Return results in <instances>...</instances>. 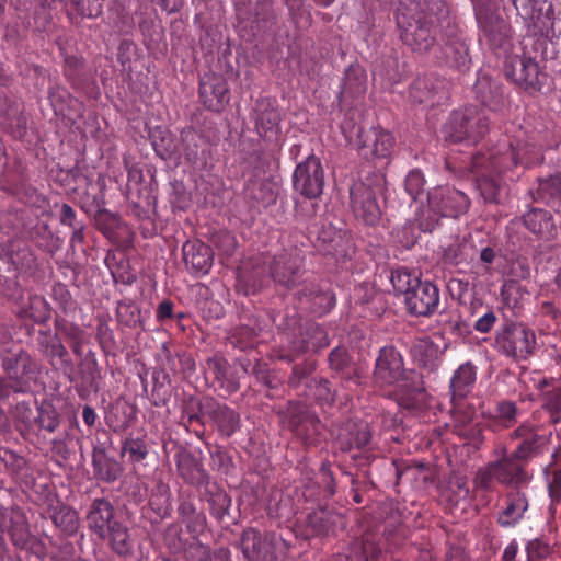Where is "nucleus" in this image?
Here are the masks:
<instances>
[{
    "instance_id": "obj_9",
    "label": "nucleus",
    "mask_w": 561,
    "mask_h": 561,
    "mask_svg": "<svg viewBox=\"0 0 561 561\" xmlns=\"http://www.w3.org/2000/svg\"><path fill=\"white\" fill-rule=\"evenodd\" d=\"M0 530L7 531L12 545L36 556L44 553L43 543L31 534L27 518L19 506L7 508L0 504Z\"/></svg>"
},
{
    "instance_id": "obj_28",
    "label": "nucleus",
    "mask_w": 561,
    "mask_h": 561,
    "mask_svg": "<svg viewBox=\"0 0 561 561\" xmlns=\"http://www.w3.org/2000/svg\"><path fill=\"white\" fill-rule=\"evenodd\" d=\"M366 90L367 75L364 68L358 64L350 65L344 72L339 94L340 103L351 106L365 95Z\"/></svg>"
},
{
    "instance_id": "obj_60",
    "label": "nucleus",
    "mask_w": 561,
    "mask_h": 561,
    "mask_svg": "<svg viewBox=\"0 0 561 561\" xmlns=\"http://www.w3.org/2000/svg\"><path fill=\"white\" fill-rule=\"evenodd\" d=\"M542 408L550 414L553 424L561 422V387L543 393Z\"/></svg>"
},
{
    "instance_id": "obj_10",
    "label": "nucleus",
    "mask_w": 561,
    "mask_h": 561,
    "mask_svg": "<svg viewBox=\"0 0 561 561\" xmlns=\"http://www.w3.org/2000/svg\"><path fill=\"white\" fill-rule=\"evenodd\" d=\"M304 261L298 249H283L270 262V275L276 284L294 289L300 285L305 274Z\"/></svg>"
},
{
    "instance_id": "obj_29",
    "label": "nucleus",
    "mask_w": 561,
    "mask_h": 561,
    "mask_svg": "<svg viewBox=\"0 0 561 561\" xmlns=\"http://www.w3.org/2000/svg\"><path fill=\"white\" fill-rule=\"evenodd\" d=\"M505 75L520 87L533 88L538 83L539 67L529 56H514L505 65Z\"/></svg>"
},
{
    "instance_id": "obj_25",
    "label": "nucleus",
    "mask_w": 561,
    "mask_h": 561,
    "mask_svg": "<svg viewBox=\"0 0 561 561\" xmlns=\"http://www.w3.org/2000/svg\"><path fill=\"white\" fill-rule=\"evenodd\" d=\"M445 55L450 66L468 69L471 62L469 43L465 33L456 25L448 24L445 34Z\"/></svg>"
},
{
    "instance_id": "obj_40",
    "label": "nucleus",
    "mask_w": 561,
    "mask_h": 561,
    "mask_svg": "<svg viewBox=\"0 0 561 561\" xmlns=\"http://www.w3.org/2000/svg\"><path fill=\"white\" fill-rule=\"evenodd\" d=\"M34 403H37V401L34 400ZM36 412L32 433L39 436L42 432L53 434L59 428L61 414L51 402L44 400L39 404H36Z\"/></svg>"
},
{
    "instance_id": "obj_24",
    "label": "nucleus",
    "mask_w": 561,
    "mask_h": 561,
    "mask_svg": "<svg viewBox=\"0 0 561 561\" xmlns=\"http://www.w3.org/2000/svg\"><path fill=\"white\" fill-rule=\"evenodd\" d=\"M207 378L211 377V385L227 394L236 393L240 389L239 378L231 369L228 360L221 355L207 358L205 364Z\"/></svg>"
},
{
    "instance_id": "obj_64",
    "label": "nucleus",
    "mask_w": 561,
    "mask_h": 561,
    "mask_svg": "<svg viewBox=\"0 0 561 561\" xmlns=\"http://www.w3.org/2000/svg\"><path fill=\"white\" fill-rule=\"evenodd\" d=\"M548 492L553 510L561 503V468H554L547 472Z\"/></svg>"
},
{
    "instance_id": "obj_3",
    "label": "nucleus",
    "mask_w": 561,
    "mask_h": 561,
    "mask_svg": "<svg viewBox=\"0 0 561 561\" xmlns=\"http://www.w3.org/2000/svg\"><path fill=\"white\" fill-rule=\"evenodd\" d=\"M373 381L379 389L393 388L402 398L411 399L423 391L421 376L405 369L401 353L392 345L379 350L373 371Z\"/></svg>"
},
{
    "instance_id": "obj_20",
    "label": "nucleus",
    "mask_w": 561,
    "mask_h": 561,
    "mask_svg": "<svg viewBox=\"0 0 561 561\" xmlns=\"http://www.w3.org/2000/svg\"><path fill=\"white\" fill-rule=\"evenodd\" d=\"M199 410L203 414H207L218 432L226 437L232 436L240 430L241 419L239 412L227 404L219 403L213 398H207L199 402Z\"/></svg>"
},
{
    "instance_id": "obj_13",
    "label": "nucleus",
    "mask_w": 561,
    "mask_h": 561,
    "mask_svg": "<svg viewBox=\"0 0 561 561\" xmlns=\"http://www.w3.org/2000/svg\"><path fill=\"white\" fill-rule=\"evenodd\" d=\"M393 147V136L382 128H359L357 131L356 149L359 156L367 161L390 158Z\"/></svg>"
},
{
    "instance_id": "obj_59",
    "label": "nucleus",
    "mask_w": 561,
    "mask_h": 561,
    "mask_svg": "<svg viewBox=\"0 0 561 561\" xmlns=\"http://www.w3.org/2000/svg\"><path fill=\"white\" fill-rule=\"evenodd\" d=\"M316 369L317 360L312 358H306L302 363L295 364L288 378L289 387L298 388Z\"/></svg>"
},
{
    "instance_id": "obj_47",
    "label": "nucleus",
    "mask_w": 561,
    "mask_h": 561,
    "mask_svg": "<svg viewBox=\"0 0 561 561\" xmlns=\"http://www.w3.org/2000/svg\"><path fill=\"white\" fill-rule=\"evenodd\" d=\"M104 0H66L69 20L72 22L75 14L81 19H95L102 14Z\"/></svg>"
},
{
    "instance_id": "obj_27",
    "label": "nucleus",
    "mask_w": 561,
    "mask_h": 561,
    "mask_svg": "<svg viewBox=\"0 0 561 561\" xmlns=\"http://www.w3.org/2000/svg\"><path fill=\"white\" fill-rule=\"evenodd\" d=\"M267 280L265 261L262 256L244 262L238 271L237 289L249 296L260 290Z\"/></svg>"
},
{
    "instance_id": "obj_53",
    "label": "nucleus",
    "mask_w": 561,
    "mask_h": 561,
    "mask_svg": "<svg viewBox=\"0 0 561 561\" xmlns=\"http://www.w3.org/2000/svg\"><path fill=\"white\" fill-rule=\"evenodd\" d=\"M31 392V387L25 386L24 382L18 381L7 374L0 376V402L10 404L15 394H27Z\"/></svg>"
},
{
    "instance_id": "obj_62",
    "label": "nucleus",
    "mask_w": 561,
    "mask_h": 561,
    "mask_svg": "<svg viewBox=\"0 0 561 561\" xmlns=\"http://www.w3.org/2000/svg\"><path fill=\"white\" fill-rule=\"evenodd\" d=\"M420 3V14L416 16H422L426 20H439L447 13V8L445 0H415Z\"/></svg>"
},
{
    "instance_id": "obj_43",
    "label": "nucleus",
    "mask_w": 561,
    "mask_h": 561,
    "mask_svg": "<svg viewBox=\"0 0 561 561\" xmlns=\"http://www.w3.org/2000/svg\"><path fill=\"white\" fill-rule=\"evenodd\" d=\"M438 85H435L431 77L417 78L413 81L409 90V98L417 104L430 103L434 105L439 99H435L438 93Z\"/></svg>"
},
{
    "instance_id": "obj_1",
    "label": "nucleus",
    "mask_w": 561,
    "mask_h": 561,
    "mask_svg": "<svg viewBox=\"0 0 561 561\" xmlns=\"http://www.w3.org/2000/svg\"><path fill=\"white\" fill-rule=\"evenodd\" d=\"M534 150V145L504 137L492 149L477 152L471 157L472 171L478 173L477 185L485 202H500V174L518 164H531L534 159L530 154Z\"/></svg>"
},
{
    "instance_id": "obj_56",
    "label": "nucleus",
    "mask_w": 561,
    "mask_h": 561,
    "mask_svg": "<svg viewBox=\"0 0 561 561\" xmlns=\"http://www.w3.org/2000/svg\"><path fill=\"white\" fill-rule=\"evenodd\" d=\"M39 335L44 337V340H41V344L45 345L51 357H57L62 363L69 366L71 365L69 362V353L57 334L51 336L49 331H39Z\"/></svg>"
},
{
    "instance_id": "obj_6",
    "label": "nucleus",
    "mask_w": 561,
    "mask_h": 561,
    "mask_svg": "<svg viewBox=\"0 0 561 561\" xmlns=\"http://www.w3.org/2000/svg\"><path fill=\"white\" fill-rule=\"evenodd\" d=\"M428 211L433 217L419 218V228L423 232H432L439 217L457 218L466 214L470 206L469 197L461 191L449 186H438L427 192Z\"/></svg>"
},
{
    "instance_id": "obj_18",
    "label": "nucleus",
    "mask_w": 561,
    "mask_h": 561,
    "mask_svg": "<svg viewBox=\"0 0 561 561\" xmlns=\"http://www.w3.org/2000/svg\"><path fill=\"white\" fill-rule=\"evenodd\" d=\"M295 296L301 309L319 317L327 314L335 307L334 294L312 282H305Z\"/></svg>"
},
{
    "instance_id": "obj_32",
    "label": "nucleus",
    "mask_w": 561,
    "mask_h": 561,
    "mask_svg": "<svg viewBox=\"0 0 561 561\" xmlns=\"http://www.w3.org/2000/svg\"><path fill=\"white\" fill-rule=\"evenodd\" d=\"M119 519L112 503L105 499L93 500L87 513L88 528L99 538L112 527L113 522Z\"/></svg>"
},
{
    "instance_id": "obj_57",
    "label": "nucleus",
    "mask_w": 561,
    "mask_h": 561,
    "mask_svg": "<svg viewBox=\"0 0 561 561\" xmlns=\"http://www.w3.org/2000/svg\"><path fill=\"white\" fill-rule=\"evenodd\" d=\"M425 183V176L420 169L409 171L404 179V190L412 201L417 202L423 196Z\"/></svg>"
},
{
    "instance_id": "obj_4",
    "label": "nucleus",
    "mask_w": 561,
    "mask_h": 561,
    "mask_svg": "<svg viewBox=\"0 0 561 561\" xmlns=\"http://www.w3.org/2000/svg\"><path fill=\"white\" fill-rule=\"evenodd\" d=\"M420 3L415 0H399L397 24L402 42L416 51H427L435 42L433 25L435 20H426L420 14Z\"/></svg>"
},
{
    "instance_id": "obj_30",
    "label": "nucleus",
    "mask_w": 561,
    "mask_h": 561,
    "mask_svg": "<svg viewBox=\"0 0 561 561\" xmlns=\"http://www.w3.org/2000/svg\"><path fill=\"white\" fill-rule=\"evenodd\" d=\"M255 127L260 136L272 138L280 131V114L271 99H259L255 103Z\"/></svg>"
},
{
    "instance_id": "obj_54",
    "label": "nucleus",
    "mask_w": 561,
    "mask_h": 561,
    "mask_svg": "<svg viewBox=\"0 0 561 561\" xmlns=\"http://www.w3.org/2000/svg\"><path fill=\"white\" fill-rule=\"evenodd\" d=\"M421 279L412 275L411 272L405 267H399L390 273V282L397 294H402L404 297L412 290Z\"/></svg>"
},
{
    "instance_id": "obj_5",
    "label": "nucleus",
    "mask_w": 561,
    "mask_h": 561,
    "mask_svg": "<svg viewBox=\"0 0 561 561\" xmlns=\"http://www.w3.org/2000/svg\"><path fill=\"white\" fill-rule=\"evenodd\" d=\"M445 139L453 144L477 145L490 131V118L483 108L470 105L454 111L444 126Z\"/></svg>"
},
{
    "instance_id": "obj_48",
    "label": "nucleus",
    "mask_w": 561,
    "mask_h": 561,
    "mask_svg": "<svg viewBox=\"0 0 561 561\" xmlns=\"http://www.w3.org/2000/svg\"><path fill=\"white\" fill-rule=\"evenodd\" d=\"M207 502L210 514L218 520H221L229 512L231 499L227 492L216 485L206 490Z\"/></svg>"
},
{
    "instance_id": "obj_45",
    "label": "nucleus",
    "mask_w": 561,
    "mask_h": 561,
    "mask_svg": "<svg viewBox=\"0 0 561 561\" xmlns=\"http://www.w3.org/2000/svg\"><path fill=\"white\" fill-rule=\"evenodd\" d=\"M561 20L554 16L552 7L550 5L545 13L539 12L537 22H534V35L542 36L549 41L561 38V28H557V24Z\"/></svg>"
},
{
    "instance_id": "obj_15",
    "label": "nucleus",
    "mask_w": 561,
    "mask_h": 561,
    "mask_svg": "<svg viewBox=\"0 0 561 561\" xmlns=\"http://www.w3.org/2000/svg\"><path fill=\"white\" fill-rule=\"evenodd\" d=\"M350 205L354 216L365 225L375 226L379 222L381 210L375 190L364 182H355L350 188Z\"/></svg>"
},
{
    "instance_id": "obj_7",
    "label": "nucleus",
    "mask_w": 561,
    "mask_h": 561,
    "mask_svg": "<svg viewBox=\"0 0 561 561\" xmlns=\"http://www.w3.org/2000/svg\"><path fill=\"white\" fill-rule=\"evenodd\" d=\"M239 547L248 561H284L286 554L285 541L278 535L254 527L242 531Z\"/></svg>"
},
{
    "instance_id": "obj_44",
    "label": "nucleus",
    "mask_w": 561,
    "mask_h": 561,
    "mask_svg": "<svg viewBox=\"0 0 561 561\" xmlns=\"http://www.w3.org/2000/svg\"><path fill=\"white\" fill-rule=\"evenodd\" d=\"M171 491L167 483L159 481L152 489L149 496L150 508L160 517L165 518L171 515Z\"/></svg>"
},
{
    "instance_id": "obj_61",
    "label": "nucleus",
    "mask_w": 561,
    "mask_h": 561,
    "mask_svg": "<svg viewBox=\"0 0 561 561\" xmlns=\"http://www.w3.org/2000/svg\"><path fill=\"white\" fill-rule=\"evenodd\" d=\"M559 196H561V175L557 174L549 179L540 180L536 196L533 198L535 201H547Z\"/></svg>"
},
{
    "instance_id": "obj_50",
    "label": "nucleus",
    "mask_w": 561,
    "mask_h": 561,
    "mask_svg": "<svg viewBox=\"0 0 561 561\" xmlns=\"http://www.w3.org/2000/svg\"><path fill=\"white\" fill-rule=\"evenodd\" d=\"M311 396L320 404L331 405L335 401L336 390L325 378H312L307 382Z\"/></svg>"
},
{
    "instance_id": "obj_52",
    "label": "nucleus",
    "mask_w": 561,
    "mask_h": 561,
    "mask_svg": "<svg viewBox=\"0 0 561 561\" xmlns=\"http://www.w3.org/2000/svg\"><path fill=\"white\" fill-rule=\"evenodd\" d=\"M122 453L128 456V461L136 463L141 462L148 456V446L142 437H126L122 443Z\"/></svg>"
},
{
    "instance_id": "obj_34",
    "label": "nucleus",
    "mask_w": 561,
    "mask_h": 561,
    "mask_svg": "<svg viewBox=\"0 0 561 561\" xmlns=\"http://www.w3.org/2000/svg\"><path fill=\"white\" fill-rule=\"evenodd\" d=\"M100 539L118 557H131L135 551V537L130 528L122 520L113 522L112 527Z\"/></svg>"
},
{
    "instance_id": "obj_51",
    "label": "nucleus",
    "mask_w": 561,
    "mask_h": 561,
    "mask_svg": "<svg viewBox=\"0 0 561 561\" xmlns=\"http://www.w3.org/2000/svg\"><path fill=\"white\" fill-rule=\"evenodd\" d=\"M51 519L54 525L68 536L76 534L79 528L78 513L71 507H60L53 514Z\"/></svg>"
},
{
    "instance_id": "obj_63",
    "label": "nucleus",
    "mask_w": 561,
    "mask_h": 561,
    "mask_svg": "<svg viewBox=\"0 0 561 561\" xmlns=\"http://www.w3.org/2000/svg\"><path fill=\"white\" fill-rule=\"evenodd\" d=\"M56 334L61 335L68 343L87 337L85 332L78 325L67 320L55 321Z\"/></svg>"
},
{
    "instance_id": "obj_11",
    "label": "nucleus",
    "mask_w": 561,
    "mask_h": 561,
    "mask_svg": "<svg viewBox=\"0 0 561 561\" xmlns=\"http://www.w3.org/2000/svg\"><path fill=\"white\" fill-rule=\"evenodd\" d=\"M508 438L511 440H518L517 446L512 453L526 463L541 456L549 443V437L540 427L529 421L519 424L510 433Z\"/></svg>"
},
{
    "instance_id": "obj_17",
    "label": "nucleus",
    "mask_w": 561,
    "mask_h": 561,
    "mask_svg": "<svg viewBox=\"0 0 561 561\" xmlns=\"http://www.w3.org/2000/svg\"><path fill=\"white\" fill-rule=\"evenodd\" d=\"M409 314L414 317H431L439 306V289L431 282H416L414 288L404 298Z\"/></svg>"
},
{
    "instance_id": "obj_23",
    "label": "nucleus",
    "mask_w": 561,
    "mask_h": 561,
    "mask_svg": "<svg viewBox=\"0 0 561 561\" xmlns=\"http://www.w3.org/2000/svg\"><path fill=\"white\" fill-rule=\"evenodd\" d=\"M182 260L192 275L204 276L213 266L214 253L211 248L204 242L187 240L182 245Z\"/></svg>"
},
{
    "instance_id": "obj_31",
    "label": "nucleus",
    "mask_w": 561,
    "mask_h": 561,
    "mask_svg": "<svg viewBox=\"0 0 561 561\" xmlns=\"http://www.w3.org/2000/svg\"><path fill=\"white\" fill-rule=\"evenodd\" d=\"M371 439V432L365 421H347L340 428L336 443L342 451L362 449Z\"/></svg>"
},
{
    "instance_id": "obj_12",
    "label": "nucleus",
    "mask_w": 561,
    "mask_h": 561,
    "mask_svg": "<svg viewBox=\"0 0 561 561\" xmlns=\"http://www.w3.org/2000/svg\"><path fill=\"white\" fill-rule=\"evenodd\" d=\"M294 190L308 199L321 196L324 187V170L319 158L310 154L298 163L293 174Z\"/></svg>"
},
{
    "instance_id": "obj_42",
    "label": "nucleus",
    "mask_w": 561,
    "mask_h": 561,
    "mask_svg": "<svg viewBox=\"0 0 561 561\" xmlns=\"http://www.w3.org/2000/svg\"><path fill=\"white\" fill-rule=\"evenodd\" d=\"M182 141L187 161L197 162L205 160L208 145L202 133L193 128L185 129L182 131Z\"/></svg>"
},
{
    "instance_id": "obj_8",
    "label": "nucleus",
    "mask_w": 561,
    "mask_h": 561,
    "mask_svg": "<svg viewBox=\"0 0 561 561\" xmlns=\"http://www.w3.org/2000/svg\"><path fill=\"white\" fill-rule=\"evenodd\" d=\"M535 333L522 324L504 323L497 331L493 348L503 356L520 360L528 358L535 351Z\"/></svg>"
},
{
    "instance_id": "obj_49",
    "label": "nucleus",
    "mask_w": 561,
    "mask_h": 561,
    "mask_svg": "<svg viewBox=\"0 0 561 561\" xmlns=\"http://www.w3.org/2000/svg\"><path fill=\"white\" fill-rule=\"evenodd\" d=\"M140 308L130 299L122 300L116 307L117 322L126 328H136L141 325Z\"/></svg>"
},
{
    "instance_id": "obj_38",
    "label": "nucleus",
    "mask_w": 561,
    "mask_h": 561,
    "mask_svg": "<svg viewBox=\"0 0 561 561\" xmlns=\"http://www.w3.org/2000/svg\"><path fill=\"white\" fill-rule=\"evenodd\" d=\"M329 368L335 371L344 382H359V374L356 365L344 346L334 347L328 356Z\"/></svg>"
},
{
    "instance_id": "obj_58",
    "label": "nucleus",
    "mask_w": 561,
    "mask_h": 561,
    "mask_svg": "<svg viewBox=\"0 0 561 561\" xmlns=\"http://www.w3.org/2000/svg\"><path fill=\"white\" fill-rule=\"evenodd\" d=\"M13 417L23 428L32 433L34 430L35 416L33 415L32 400H22L15 403L11 411Z\"/></svg>"
},
{
    "instance_id": "obj_37",
    "label": "nucleus",
    "mask_w": 561,
    "mask_h": 561,
    "mask_svg": "<svg viewBox=\"0 0 561 561\" xmlns=\"http://www.w3.org/2000/svg\"><path fill=\"white\" fill-rule=\"evenodd\" d=\"M178 473L185 483L192 485L203 484L206 480V472L202 463L188 450L181 449L174 455Z\"/></svg>"
},
{
    "instance_id": "obj_26",
    "label": "nucleus",
    "mask_w": 561,
    "mask_h": 561,
    "mask_svg": "<svg viewBox=\"0 0 561 561\" xmlns=\"http://www.w3.org/2000/svg\"><path fill=\"white\" fill-rule=\"evenodd\" d=\"M473 91L477 100L492 112L501 111L505 105L502 84L483 70L478 72Z\"/></svg>"
},
{
    "instance_id": "obj_35",
    "label": "nucleus",
    "mask_w": 561,
    "mask_h": 561,
    "mask_svg": "<svg viewBox=\"0 0 561 561\" xmlns=\"http://www.w3.org/2000/svg\"><path fill=\"white\" fill-rule=\"evenodd\" d=\"M523 225L529 232L545 240L551 239L557 230L552 214L539 207H531L523 215Z\"/></svg>"
},
{
    "instance_id": "obj_21",
    "label": "nucleus",
    "mask_w": 561,
    "mask_h": 561,
    "mask_svg": "<svg viewBox=\"0 0 561 561\" xmlns=\"http://www.w3.org/2000/svg\"><path fill=\"white\" fill-rule=\"evenodd\" d=\"M527 488L510 490L504 495V504L499 511L496 523L502 528H513L517 526L525 517L529 508V496Z\"/></svg>"
},
{
    "instance_id": "obj_39",
    "label": "nucleus",
    "mask_w": 561,
    "mask_h": 561,
    "mask_svg": "<svg viewBox=\"0 0 561 561\" xmlns=\"http://www.w3.org/2000/svg\"><path fill=\"white\" fill-rule=\"evenodd\" d=\"M477 379L476 366L467 362L460 365L450 379L451 401L456 405V401L465 399L473 389Z\"/></svg>"
},
{
    "instance_id": "obj_14",
    "label": "nucleus",
    "mask_w": 561,
    "mask_h": 561,
    "mask_svg": "<svg viewBox=\"0 0 561 561\" xmlns=\"http://www.w3.org/2000/svg\"><path fill=\"white\" fill-rule=\"evenodd\" d=\"M330 344L328 332L316 322H306L299 340L291 342L288 351L280 350L277 358L284 362H295L299 356L312 351L318 352Z\"/></svg>"
},
{
    "instance_id": "obj_2",
    "label": "nucleus",
    "mask_w": 561,
    "mask_h": 561,
    "mask_svg": "<svg viewBox=\"0 0 561 561\" xmlns=\"http://www.w3.org/2000/svg\"><path fill=\"white\" fill-rule=\"evenodd\" d=\"M494 455L496 459L480 467L473 477L472 482L477 491L491 493L495 491L497 484L511 490L529 486L534 474L528 469V463L512 451L508 453L505 446L496 447Z\"/></svg>"
},
{
    "instance_id": "obj_22",
    "label": "nucleus",
    "mask_w": 561,
    "mask_h": 561,
    "mask_svg": "<svg viewBox=\"0 0 561 561\" xmlns=\"http://www.w3.org/2000/svg\"><path fill=\"white\" fill-rule=\"evenodd\" d=\"M477 21L481 30L480 41L485 42L490 49L505 48L510 42L511 27L507 22L495 13H478Z\"/></svg>"
},
{
    "instance_id": "obj_41",
    "label": "nucleus",
    "mask_w": 561,
    "mask_h": 561,
    "mask_svg": "<svg viewBox=\"0 0 561 561\" xmlns=\"http://www.w3.org/2000/svg\"><path fill=\"white\" fill-rule=\"evenodd\" d=\"M51 307L46 299L37 294H31L27 302L20 307L18 317L30 319L37 324H43L50 319Z\"/></svg>"
},
{
    "instance_id": "obj_46",
    "label": "nucleus",
    "mask_w": 561,
    "mask_h": 561,
    "mask_svg": "<svg viewBox=\"0 0 561 561\" xmlns=\"http://www.w3.org/2000/svg\"><path fill=\"white\" fill-rule=\"evenodd\" d=\"M257 329L253 320L249 319L248 323H242L230 332L229 342L233 347L240 350L252 348L257 337Z\"/></svg>"
},
{
    "instance_id": "obj_33",
    "label": "nucleus",
    "mask_w": 561,
    "mask_h": 561,
    "mask_svg": "<svg viewBox=\"0 0 561 561\" xmlns=\"http://www.w3.org/2000/svg\"><path fill=\"white\" fill-rule=\"evenodd\" d=\"M228 92L227 82L222 78L208 77L199 82V98L209 111L224 110L229 101Z\"/></svg>"
},
{
    "instance_id": "obj_55",
    "label": "nucleus",
    "mask_w": 561,
    "mask_h": 561,
    "mask_svg": "<svg viewBox=\"0 0 561 561\" xmlns=\"http://www.w3.org/2000/svg\"><path fill=\"white\" fill-rule=\"evenodd\" d=\"M526 561H545L553 552V547L545 537H536L530 539L525 545Z\"/></svg>"
},
{
    "instance_id": "obj_16",
    "label": "nucleus",
    "mask_w": 561,
    "mask_h": 561,
    "mask_svg": "<svg viewBox=\"0 0 561 561\" xmlns=\"http://www.w3.org/2000/svg\"><path fill=\"white\" fill-rule=\"evenodd\" d=\"M289 427L307 446H317L322 439L323 426L308 408L295 404L289 410Z\"/></svg>"
},
{
    "instance_id": "obj_36",
    "label": "nucleus",
    "mask_w": 561,
    "mask_h": 561,
    "mask_svg": "<svg viewBox=\"0 0 561 561\" xmlns=\"http://www.w3.org/2000/svg\"><path fill=\"white\" fill-rule=\"evenodd\" d=\"M517 404L510 400H501L485 416V426L494 433L501 432L513 427L517 422Z\"/></svg>"
},
{
    "instance_id": "obj_19",
    "label": "nucleus",
    "mask_w": 561,
    "mask_h": 561,
    "mask_svg": "<svg viewBox=\"0 0 561 561\" xmlns=\"http://www.w3.org/2000/svg\"><path fill=\"white\" fill-rule=\"evenodd\" d=\"M3 371L13 379L32 388L41 373L39 366L31 354L24 350L10 353L1 358Z\"/></svg>"
}]
</instances>
